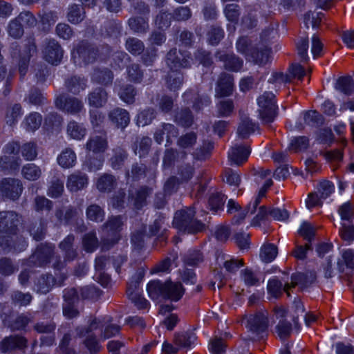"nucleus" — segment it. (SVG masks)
Wrapping results in <instances>:
<instances>
[{"mask_svg":"<svg viewBox=\"0 0 354 354\" xmlns=\"http://www.w3.org/2000/svg\"><path fill=\"white\" fill-rule=\"evenodd\" d=\"M126 49L133 55L138 56L145 51V44L136 37H129L125 42Z\"/></svg>","mask_w":354,"mask_h":354,"instance_id":"50","label":"nucleus"},{"mask_svg":"<svg viewBox=\"0 0 354 354\" xmlns=\"http://www.w3.org/2000/svg\"><path fill=\"white\" fill-rule=\"evenodd\" d=\"M173 20L171 12L160 10L156 17L155 23L160 29L167 28L171 26Z\"/></svg>","mask_w":354,"mask_h":354,"instance_id":"62","label":"nucleus"},{"mask_svg":"<svg viewBox=\"0 0 354 354\" xmlns=\"http://www.w3.org/2000/svg\"><path fill=\"white\" fill-rule=\"evenodd\" d=\"M240 278L247 286H259L263 281L262 274L251 268H245L240 271Z\"/></svg>","mask_w":354,"mask_h":354,"instance_id":"28","label":"nucleus"},{"mask_svg":"<svg viewBox=\"0 0 354 354\" xmlns=\"http://www.w3.org/2000/svg\"><path fill=\"white\" fill-rule=\"evenodd\" d=\"M192 61V55L189 51L179 50L178 52L176 48H171L166 55V63L171 70L178 71L181 68H190Z\"/></svg>","mask_w":354,"mask_h":354,"instance_id":"5","label":"nucleus"},{"mask_svg":"<svg viewBox=\"0 0 354 354\" xmlns=\"http://www.w3.org/2000/svg\"><path fill=\"white\" fill-rule=\"evenodd\" d=\"M97 49L86 41H82L73 51V57L78 58L84 64H88L94 62L97 56Z\"/></svg>","mask_w":354,"mask_h":354,"instance_id":"11","label":"nucleus"},{"mask_svg":"<svg viewBox=\"0 0 354 354\" xmlns=\"http://www.w3.org/2000/svg\"><path fill=\"white\" fill-rule=\"evenodd\" d=\"M0 245L4 249L8 248V250H14L20 252L26 250L28 243L23 236H16L14 240L9 241L6 237H0Z\"/></svg>","mask_w":354,"mask_h":354,"instance_id":"31","label":"nucleus"},{"mask_svg":"<svg viewBox=\"0 0 354 354\" xmlns=\"http://www.w3.org/2000/svg\"><path fill=\"white\" fill-rule=\"evenodd\" d=\"M127 80L129 82L140 84L144 77V71L138 63H131L126 68Z\"/></svg>","mask_w":354,"mask_h":354,"instance_id":"35","label":"nucleus"},{"mask_svg":"<svg viewBox=\"0 0 354 354\" xmlns=\"http://www.w3.org/2000/svg\"><path fill=\"white\" fill-rule=\"evenodd\" d=\"M226 199L227 196L221 192L211 194L208 200L209 209L214 212L223 209Z\"/></svg>","mask_w":354,"mask_h":354,"instance_id":"55","label":"nucleus"},{"mask_svg":"<svg viewBox=\"0 0 354 354\" xmlns=\"http://www.w3.org/2000/svg\"><path fill=\"white\" fill-rule=\"evenodd\" d=\"M166 136L167 142L171 144V138H176L178 135V129L171 124L163 123L158 127L154 133V139L158 144H161L164 140V136Z\"/></svg>","mask_w":354,"mask_h":354,"instance_id":"22","label":"nucleus"},{"mask_svg":"<svg viewBox=\"0 0 354 354\" xmlns=\"http://www.w3.org/2000/svg\"><path fill=\"white\" fill-rule=\"evenodd\" d=\"M278 248L273 243H265L260 251V258L265 263L272 262L277 256Z\"/></svg>","mask_w":354,"mask_h":354,"instance_id":"48","label":"nucleus"},{"mask_svg":"<svg viewBox=\"0 0 354 354\" xmlns=\"http://www.w3.org/2000/svg\"><path fill=\"white\" fill-rule=\"evenodd\" d=\"M214 148V144L209 141L203 142L202 146L196 149L193 156L197 160H205L209 158Z\"/></svg>","mask_w":354,"mask_h":354,"instance_id":"53","label":"nucleus"},{"mask_svg":"<svg viewBox=\"0 0 354 354\" xmlns=\"http://www.w3.org/2000/svg\"><path fill=\"white\" fill-rule=\"evenodd\" d=\"M99 241L95 231L85 234L82 238V246L86 252H93L98 247Z\"/></svg>","mask_w":354,"mask_h":354,"instance_id":"51","label":"nucleus"},{"mask_svg":"<svg viewBox=\"0 0 354 354\" xmlns=\"http://www.w3.org/2000/svg\"><path fill=\"white\" fill-rule=\"evenodd\" d=\"M75 237L70 234L59 243V248L64 254L65 261H73L78 256L77 247L75 245Z\"/></svg>","mask_w":354,"mask_h":354,"instance_id":"20","label":"nucleus"},{"mask_svg":"<svg viewBox=\"0 0 354 354\" xmlns=\"http://www.w3.org/2000/svg\"><path fill=\"white\" fill-rule=\"evenodd\" d=\"M197 337L193 331H186L175 335L174 342L180 347L189 348L196 340Z\"/></svg>","mask_w":354,"mask_h":354,"instance_id":"45","label":"nucleus"},{"mask_svg":"<svg viewBox=\"0 0 354 354\" xmlns=\"http://www.w3.org/2000/svg\"><path fill=\"white\" fill-rule=\"evenodd\" d=\"M175 122L183 127H189L194 122V115L189 108H182L174 117Z\"/></svg>","mask_w":354,"mask_h":354,"instance_id":"42","label":"nucleus"},{"mask_svg":"<svg viewBox=\"0 0 354 354\" xmlns=\"http://www.w3.org/2000/svg\"><path fill=\"white\" fill-rule=\"evenodd\" d=\"M8 32L10 36L15 39H19L23 36L24 33L23 25L16 17L9 22Z\"/></svg>","mask_w":354,"mask_h":354,"instance_id":"64","label":"nucleus"},{"mask_svg":"<svg viewBox=\"0 0 354 354\" xmlns=\"http://www.w3.org/2000/svg\"><path fill=\"white\" fill-rule=\"evenodd\" d=\"M66 90L74 95H78L87 87V79L84 77L73 75L65 80Z\"/></svg>","mask_w":354,"mask_h":354,"instance_id":"26","label":"nucleus"},{"mask_svg":"<svg viewBox=\"0 0 354 354\" xmlns=\"http://www.w3.org/2000/svg\"><path fill=\"white\" fill-rule=\"evenodd\" d=\"M41 122V115L37 112H32L26 116L22 125L26 131H35L40 127Z\"/></svg>","mask_w":354,"mask_h":354,"instance_id":"43","label":"nucleus"},{"mask_svg":"<svg viewBox=\"0 0 354 354\" xmlns=\"http://www.w3.org/2000/svg\"><path fill=\"white\" fill-rule=\"evenodd\" d=\"M203 260L202 252L198 250H190L183 257L184 263L190 266H196Z\"/></svg>","mask_w":354,"mask_h":354,"instance_id":"56","label":"nucleus"},{"mask_svg":"<svg viewBox=\"0 0 354 354\" xmlns=\"http://www.w3.org/2000/svg\"><path fill=\"white\" fill-rule=\"evenodd\" d=\"M246 326L250 331L258 335L266 332L268 326L267 315L261 312H258L254 315H250L247 318Z\"/></svg>","mask_w":354,"mask_h":354,"instance_id":"16","label":"nucleus"},{"mask_svg":"<svg viewBox=\"0 0 354 354\" xmlns=\"http://www.w3.org/2000/svg\"><path fill=\"white\" fill-rule=\"evenodd\" d=\"M316 282L317 275L314 271H307L305 273L298 272L291 276V284L293 288L297 286H302L304 287L315 286Z\"/></svg>","mask_w":354,"mask_h":354,"instance_id":"24","label":"nucleus"},{"mask_svg":"<svg viewBox=\"0 0 354 354\" xmlns=\"http://www.w3.org/2000/svg\"><path fill=\"white\" fill-rule=\"evenodd\" d=\"M304 120L306 124L312 127H319L324 123L323 116L317 111L305 112Z\"/></svg>","mask_w":354,"mask_h":354,"instance_id":"60","label":"nucleus"},{"mask_svg":"<svg viewBox=\"0 0 354 354\" xmlns=\"http://www.w3.org/2000/svg\"><path fill=\"white\" fill-rule=\"evenodd\" d=\"M58 164L63 168L73 167L76 162V154L71 148H66L57 157Z\"/></svg>","mask_w":354,"mask_h":354,"instance_id":"41","label":"nucleus"},{"mask_svg":"<svg viewBox=\"0 0 354 354\" xmlns=\"http://www.w3.org/2000/svg\"><path fill=\"white\" fill-rule=\"evenodd\" d=\"M85 14V10L82 6L73 4L68 8L67 18L71 23L77 24L84 20Z\"/></svg>","mask_w":354,"mask_h":354,"instance_id":"44","label":"nucleus"},{"mask_svg":"<svg viewBox=\"0 0 354 354\" xmlns=\"http://www.w3.org/2000/svg\"><path fill=\"white\" fill-rule=\"evenodd\" d=\"M128 158L127 149L122 145H118L112 149L109 162L112 169L119 170L124 166Z\"/></svg>","mask_w":354,"mask_h":354,"instance_id":"19","label":"nucleus"},{"mask_svg":"<svg viewBox=\"0 0 354 354\" xmlns=\"http://www.w3.org/2000/svg\"><path fill=\"white\" fill-rule=\"evenodd\" d=\"M58 19L57 13L55 11L46 10L40 15V21L43 26V28L48 30L50 27L55 24Z\"/></svg>","mask_w":354,"mask_h":354,"instance_id":"63","label":"nucleus"},{"mask_svg":"<svg viewBox=\"0 0 354 354\" xmlns=\"http://www.w3.org/2000/svg\"><path fill=\"white\" fill-rule=\"evenodd\" d=\"M22 156L26 160H33L37 156V145L35 142H28L20 147Z\"/></svg>","mask_w":354,"mask_h":354,"instance_id":"58","label":"nucleus"},{"mask_svg":"<svg viewBox=\"0 0 354 354\" xmlns=\"http://www.w3.org/2000/svg\"><path fill=\"white\" fill-rule=\"evenodd\" d=\"M117 186V178L110 174H103L97 180L96 187L102 193H110Z\"/></svg>","mask_w":354,"mask_h":354,"instance_id":"30","label":"nucleus"},{"mask_svg":"<svg viewBox=\"0 0 354 354\" xmlns=\"http://www.w3.org/2000/svg\"><path fill=\"white\" fill-rule=\"evenodd\" d=\"M108 148V141L102 136H93L88 139L86 144V149L95 153H104Z\"/></svg>","mask_w":354,"mask_h":354,"instance_id":"34","label":"nucleus"},{"mask_svg":"<svg viewBox=\"0 0 354 354\" xmlns=\"http://www.w3.org/2000/svg\"><path fill=\"white\" fill-rule=\"evenodd\" d=\"M168 73L167 77V86L171 91L178 90L183 84L184 77L182 73L176 70Z\"/></svg>","mask_w":354,"mask_h":354,"instance_id":"49","label":"nucleus"},{"mask_svg":"<svg viewBox=\"0 0 354 354\" xmlns=\"http://www.w3.org/2000/svg\"><path fill=\"white\" fill-rule=\"evenodd\" d=\"M55 106L62 111L78 115L84 109V102L79 98L66 95H59L55 100Z\"/></svg>","mask_w":354,"mask_h":354,"instance_id":"8","label":"nucleus"},{"mask_svg":"<svg viewBox=\"0 0 354 354\" xmlns=\"http://www.w3.org/2000/svg\"><path fill=\"white\" fill-rule=\"evenodd\" d=\"M109 118L118 128L124 129L130 122L129 113L127 110L119 107L110 111Z\"/></svg>","mask_w":354,"mask_h":354,"instance_id":"29","label":"nucleus"},{"mask_svg":"<svg viewBox=\"0 0 354 354\" xmlns=\"http://www.w3.org/2000/svg\"><path fill=\"white\" fill-rule=\"evenodd\" d=\"M216 260L218 264L230 274H236L238 270L245 265L243 259L230 257L225 254H219Z\"/></svg>","mask_w":354,"mask_h":354,"instance_id":"23","label":"nucleus"},{"mask_svg":"<svg viewBox=\"0 0 354 354\" xmlns=\"http://www.w3.org/2000/svg\"><path fill=\"white\" fill-rule=\"evenodd\" d=\"M28 232L33 239L39 241L44 239L47 232V223L44 218L32 221L28 227Z\"/></svg>","mask_w":354,"mask_h":354,"instance_id":"27","label":"nucleus"},{"mask_svg":"<svg viewBox=\"0 0 354 354\" xmlns=\"http://www.w3.org/2000/svg\"><path fill=\"white\" fill-rule=\"evenodd\" d=\"M113 79V72L107 67L94 68L91 76V80L93 83L106 87L112 84Z\"/></svg>","mask_w":354,"mask_h":354,"instance_id":"18","label":"nucleus"},{"mask_svg":"<svg viewBox=\"0 0 354 354\" xmlns=\"http://www.w3.org/2000/svg\"><path fill=\"white\" fill-rule=\"evenodd\" d=\"M44 59L53 65L60 63L64 50L57 41L54 39H46L42 50Z\"/></svg>","mask_w":354,"mask_h":354,"instance_id":"9","label":"nucleus"},{"mask_svg":"<svg viewBox=\"0 0 354 354\" xmlns=\"http://www.w3.org/2000/svg\"><path fill=\"white\" fill-rule=\"evenodd\" d=\"M86 217L88 221L94 223H101L104 220L105 212L100 205L92 203L86 209Z\"/></svg>","mask_w":354,"mask_h":354,"instance_id":"38","label":"nucleus"},{"mask_svg":"<svg viewBox=\"0 0 354 354\" xmlns=\"http://www.w3.org/2000/svg\"><path fill=\"white\" fill-rule=\"evenodd\" d=\"M149 297L158 303L170 300L178 301L184 295L185 289H147Z\"/></svg>","mask_w":354,"mask_h":354,"instance_id":"13","label":"nucleus"},{"mask_svg":"<svg viewBox=\"0 0 354 354\" xmlns=\"http://www.w3.org/2000/svg\"><path fill=\"white\" fill-rule=\"evenodd\" d=\"M27 346L28 339L19 335L6 337L0 342V351L4 353H10L15 351H24Z\"/></svg>","mask_w":354,"mask_h":354,"instance_id":"14","label":"nucleus"},{"mask_svg":"<svg viewBox=\"0 0 354 354\" xmlns=\"http://www.w3.org/2000/svg\"><path fill=\"white\" fill-rule=\"evenodd\" d=\"M126 176L127 178L131 177L133 181H139L140 179L147 177V182L150 183L151 180L155 182L156 172L153 169L147 167L145 164L141 162H136L131 165L130 171H127Z\"/></svg>","mask_w":354,"mask_h":354,"instance_id":"10","label":"nucleus"},{"mask_svg":"<svg viewBox=\"0 0 354 354\" xmlns=\"http://www.w3.org/2000/svg\"><path fill=\"white\" fill-rule=\"evenodd\" d=\"M21 115V106L19 104H15L8 106L6 113V122L12 126L15 124L18 118Z\"/></svg>","mask_w":354,"mask_h":354,"instance_id":"59","label":"nucleus"},{"mask_svg":"<svg viewBox=\"0 0 354 354\" xmlns=\"http://www.w3.org/2000/svg\"><path fill=\"white\" fill-rule=\"evenodd\" d=\"M55 254V245L49 243L39 244L35 252L24 261L28 267H45Z\"/></svg>","mask_w":354,"mask_h":354,"instance_id":"3","label":"nucleus"},{"mask_svg":"<svg viewBox=\"0 0 354 354\" xmlns=\"http://www.w3.org/2000/svg\"><path fill=\"white\" fill-rule=\"evenodd\" d=\"M194 216L195 211L192 208L178 210L175 213L173 226L184 233L201 232L205 229V225Z\"/></svg>","mask_w":354,"mask_h":354,"instance_id":"1","label":"nucleus"},{"mask_svg":"<svg viewBox=\"0 0 354 354\" xmlns=\"http://www.w3.org/2000/svg\"><path fill=\"white\" fill-rule=\"evenodd\" d=\"M23 189V184L19 179L4 178L0 182V193L6 199L13 201L18 200Z\"/></svg>","mask_w":354,"mask_h":354,"instance_id":"7","label":"nucleus"},{"mask_svg":"<svg viewBox=\"0 0 354 354\" xmlns=\"http://www.w3.org/2000/svg\"><path fill=\"white\" fill-rule=\"evenodd\" d=\"M259 117L265 124L271 123L277 115V106L275 95L272 92L266 91L257 99Z\"/></svg>","mask_w":354,"mask_h":354,"instance_id":"4","label":"nucleus"},{"mask_svg":"<svg viewBox=\"0 0 354 354\" xmlns=\"http://www.w3.org/2000/svg\"><path fill=\"white\" fill-rule=\"evenodd\" d=\"M108 93L102 87H97L88 95V102L90 106L99 108L103 106L107 102Z\"/></svg>","mask_w":354,"mask_h":354,"instance_id":"32","label":"nucleus"},{"mask_svg":"<svg viewBox=\"0 0 354 354\" xmlns=\"http://www.w3.org/2000/svg\"><path fill=\"white\" fill-rule=\"evenodd\" d=\"M336 88L347 95H350L354 91V83L350 76L340 77L337 82Z\"/></svg>","mask_w":354,"mask_h":354,"instance_id":"57","label":"nucleus"},{"mask_svg":"<svg viewBox=\"0 0 354 354\" xmlns=\"http://www.w3.org/2000/svg\"><path fill=\"white\" fill-rule=\"evenodd\" d=\"M66 132L70 138L80 140L85 137L87 130L84 124L71 120L67 124Z\"/></svg>","mask_w":354,"mask_h":354,"instance_id":"36","label":"nucleus"},{"mask_svg":"<svg viewBox=\"0 0 354 354\" xmlns=\"http://www.w3.org/2000/svg\"><path fill=\"white\" fill-rule=\"evenodd\" d=\"M32 207L37 212H50L53 209V203L44 196H37L33 200Z\"/></svg>","mask_w":354,"mask_h":354,"instance_id":"54","label":"nucleus"},{"mask_svg":"<svg viewBox=\"0 0 354 354\" xmlns=\"http://www.w3.org/2000/svg\"><path fill=\"white\" fill-rule=\"evenodd\" d=\"M123 225L122 216H111L102 225L106 236L102 238L103 248L109 249L120 239V232Z\"/></svg>","mask_w":354,"mask_h":354,"instance_id":"2","label":"nucleus"},{"mask_svg":"<svg viewBox=\"0 0 354 354\" xmlns=\"http://www.w3.org/2000/svg\"><path fill=\"white\" fill-rule=\"evenodd\" d=\"M21 174L28 180H36L41 176V169L34 163H28L22 167Z\"/></svg>","mask_w":354,"mask_h":354,"instance_id":"52","label":"nucleus"},{"mask_svg":"<svg viewBox=\"0 0 354 354\" xmlns=\"http://www.w3.org/2000/svg\"><path fill=\"white\" fill-rule=\"evenodd\" d=\"M270 55V49L266 46L254 48L250 53L252 61L260 66L266 65L269 62Z\"/></svg>","mask_w":354,"mask_h":354,"instance_id":"39","label":"nucleus"},{"mask_svg":"<svg viewBox=\"0 0 354 354\" xmlns=\"http://www.w3.org/2000/svg\"><path fill=\"white\" fill-rule=\"evenodd\" d=\"M66 279V276L64 274H59L56 277L51 274L46 273L41 275L38 285L41 287L53 288L55 286H64V280Z\"/></svg>","mask_w":354,"mask_h":354,"instance_id":"33","label":"nucleus"},{"mask_svg":"<svg viewBox=\"0 0 354 354\" xmlns=\"http://www.w3.org/2000/svg\"><path fill=\"white\" fill-rule=\"evenodd\" d=\"M118 95L124 102L127 104H133L136 102L137 90L132 84H124L120 87Z\"/></svg>","mask_w":354,"mask_h":354,"instance_id":"40","label":"nucleus"},{"mask_svg":"<svg viewBox=\"0 0 354 354\" xmlns=\"http://www.w3.org/2000/svg\"><path fill=\"white\" fill-rule=\"evenodd\" d=\"M152 193L153 187L142 185L135 190H129L128 201L135 209H140L147 205V199Z\"/></svg>","mask_w":354,"mask_h":354,"instance_id":"12","label":"nucleus"},{"mask_svg":"<svg viewBox=\"0 0 354 354\" xmlns=\"http://www.w3.org/2000/svg\"><path fill=\"white\" fill-rule=\"evenodd\" d=\"M128 298L139 309L147 308L149 302L144 298L140 292V289H127L126 292Z\"/></svg>","mask_w":354,"mask_h":354,"instance_id":"47","label":"nucleus"},{"mask_svg":"<svg viewBox=\"0 0 354 354\" xmlns=\"http://www.w3.org/2000/svg\"><path fill=\"white\" fill-rule=\"evenodd\" d=\"M216 58L223 62V67L225 70L232 72H239L243 67V60L234 53H222L218 52Z\"/></svg>","mask_w":354,"mask_h":354,"instance_id":"17","label":"nucleus"},{"mask_svg":"<svg viewBox=\"0 0 354 354\" xmlns=\"http://www.w3.org/2000/svg\"><path fill=\"white\" fill-rule=\"evenodd\" d=\"M250 153V149L249 147L244 145H235L232 147L228 157L232 163L241 165L248 160Z\"/></svg>","mask_w":354,"mask_h":354,"instance_id":"25","label":"nucleus"},{"mask_svg":"<svg viewBox=\"0 0 354 354\" xmlns=\"http://www.w3.org/2000/svg\"><path fill=\"white\" fill-rule=\"evenodd\" d=\"M225 16L228 21L237 23L241 15L240 6L236 3H230L225 6L223 10Z\"/></svg>","mask_w":354,"mask_h":354,"instance_id":"61","label":"nucleus"},{"mask_svg":"<svg viewBox=\"0 0 354 354\" xmlns=\"http://www.w3.org/2000/svg\"><path fill=\"white\" fill-rule=\"evenodd\" d=\"M130 29L138 34H146L149 30L148 17H134L128 21Z\"/></svg>","mask_w":354,"mask_h":354,"instance_id":"37","label":"nucleus"},{"mask_svg":"<svg viewBox=\"0 0 354 354\" xmlns=\"http://www.w3.org/2000/svg\"><path fill=\"white\" fill-rule=\"evenodd\" d=\"M234 77L227 73L220 74L215 88L216 97H227L232 94L234 88Z\"/></svg>","mask_w":354,"mask_h":354,"instance_id":"15","label":"nucleus"},{"mask_svg":"<svg viewBox=\"0 0 354 354\" xmlns=\"http://www.w3.org/2000/svg\"><path fill=\"white\" fill-rule=\"evenodd\" d=\"M258 128L257 124L253 122L248 118H244L239 124L237 132L242 138L245 139Z\"/></svg>","mask_w":354,"mask_h":354,"instance_id":"46","label":"nucleus"},{"mask_svg":"<svg viewBox=\"0 0 354 354\" xmlns=\"http://www.w3.org/2000/svg\"><path fill=\"white\" fill-rule=\"evenodd\" d=\"M88 183L87 175L80 171H76L68 176L66 187L72 192H77L85 188Z\"/></svg>","mask_w":354,"mask_h":354,"instance_id":"21","label":"nucleus"},{"mask_svg":"<svg viewBox=\"0 0 354 354\" xmlns=\"http://www.w3.org/2000/svg\"><path fill=\"white\" fill-rule=\"evenodd\" d=\"M21 216L15 211L0 212V233L8 236H16L18 232V225Z\"/></svg>","mask_w":354,"mask_h":354,"instance_id":"6","label":"nucleus"}]
</instances>
